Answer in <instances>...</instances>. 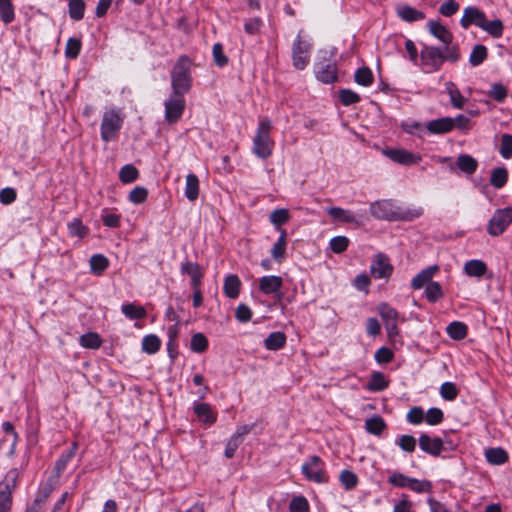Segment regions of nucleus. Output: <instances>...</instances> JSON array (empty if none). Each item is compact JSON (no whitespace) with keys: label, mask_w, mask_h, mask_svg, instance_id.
I'll return each mask as SVG.
<instances>
[{"label":"nucleus","mask_w":512,"mask_h":512,"mask_svg":"<svg viewBox=\"0 0 512 512\" xmlns=\"http://www.w3.org/2000/svg\"><path fill=\"white\" fill-rule=\"evenodd\" d=\"M370 213L373 217L388 221H412L423 213L421 208H404L394 201L383 199L370 204Z\"/></svg>","instance_id":"obj_1"},{"label":"nucleus","mask_w":512,"mask_h":512,"mask_svg":"<svg viewBox=\"0 0 512 512\" xmlns=\"http://www.w3.org/2000/svg\"><path fill=\"white\" fill-rule=\"evenodd\" d=\"M192 62L189 57L182 55L174 64L171 71V86L174 94L187 93L192 85Z\"/></svg>","instance_id":"obj_2"},{"label":"nucleus","mask_w":512,"mask_h":512,"mask_svg":"<svg viewBox=\"0 0 512 512\" xmlns=\"http://www.w3.org/2000/svg\"><path fill=\"white\" fill-rule=\"evenodd\" d=\"M272 123L268 118L259 120L258 127L253 138V153L261 159H267L271 156L274 141L271 138Z\"/></svg>","instance_id":"obj_3"},{"label":"nucleus","mask_w":512,"mask_h":512,"mask_svg":"<svg viewBox=\"0 0 512 512\" xmlns=\"http://www.w3.org/2000/svg\"><path fill=\"white\" fill-rule=\"evenodd\" d=\"M19 472L17 469L9 470L0 482V512H11L13 491L16 488Z\"/></svg>","instance_id":"obj_4"},{"label":"nucleus","mask_w":512,"mask_h":512,"mask_svg":"<svg viewBox=\"0 0 512 512\" xmlns=\"http://www.w3.org/2000/svg\"><path fill=\"white\" fill-rule=\"evenodd\" d=\"M301 471L307 480L318 484L327 483L329 480L325 470V464L317 455L309 457V459L303 463Z\"/></svg>","instance_id":"obj_5"},{"label":"nucleus","mask_w":512,"mask_h":512,"mask_svg":"<svg viewBox=\"0 0 512 512\" xmlns=\"http://www.w3.org/2000/svg\"><path fill=\"white\" fill-rule=\"evenodd\" d=\"M122 126V118L114 109L104 112L101 122V138L105 142L116 138Z\"/></svg>","instance_id":"obj_6"},{"label":"nucleus","mask_w":512,"mask_h":512,"mask_svg":"<svg viewBox=\"0 0 512 512\" xmlns=\"http://www.w3.org/2000/svg\"><path fill=\"white\" fill-rule=\"evenodd\" d=\"M512 222V208L498 209L488 223L491 236L501 235Z\"/></svg>","instance_id":"obj_7"},{"label":"nucleus","mask_w":512,"mask_h":512,"mask_svg":"<svg viewBox=\"0 0 512 512\" xmlns=\"http://www.w3.org/2000/svg\"><path fill=\"white\" fill-rule=\"evenodd\" d=\"M310 44L304 42L300 35H298L292 47V60L293 66L298 70H303L310 60Z\"/></svg>","instance_id":"obj_8"},{"label":"nucleus","mask_w":512,"mask_h":512,"mask_svg":"<svg viewBox=\"0 0 512 512\" xmlns=\"http://www.w3.org/2000/svg\"><path fill=\"white\" fill-rule=\"evenodd\" d=\"M184 94H174L165 101V119L169 123L177 122L183 114L185 108Z\"/></svg>","instance_id":"obj_9"},{"label":"nucleus","mask_w":512,"mask_h":512,"mask_svg":"<svg viewBox=\"0 0 512 512\" xmlns=\"http://www.w3.org/2000/svg\"><path fill=\"white\" fill-rule=\"evenodd\" d=\"M393 272V266L390 259L383 253H378L372 260L370 273L375 279H387Z\"/></svg>","instance_id":"obj_10"},{"label":"nucleus","mask_w":512,"mask_h":512,"mask_svg":"<svg viewBox=\"0 0 512 512\" xmlns=\"http://www.w3.org/2000/svg\"><path fill=\"white\" fill-rule=\"evenodd\" d=\"M384 154L393 162L402 165H414L421 161V156L404 149H388Z\"/></svg>","instance_id":"obj_11"},{"label":"nucleus","mask_w":512,"mask_h":512,"mask_svg":"<svg viewBox=\"0 0 512 512\" xmlns=\"http://www.w3.org/2000/svg\"><path fill=\"white\" fill-rule=\"evenodd\" d=\"M485 18L486 16L483 11L476 7L469 6L466 7L463 11V16L460 20V24L464 29L468 28L472 24L480 28L483 27V22Z\"/></svg>","instance_id":"obj_12"},{"label":"nucleus","mask_w":512,"mask_h":512,"mask_svg":"<svg viewBox=\"0 0 512 512\" xmlns=\"http://www.w3.org/2000/svg\"><path fill=\"white\" fill-rule=\"evenodd\" d=\"M420 449L432 456H439L443 450V441L439 437L431 438L428 434H421L419 437Z\"/></svg>","instance_id":"obj_13"},{"label":"nucleus","mask_w":512,"mask_h":512,"mask_svg":"<svg viewBox=\"0 0 512 512\" xmlns=\"http://www.w3.org/2000/svg\"><path fill=\"white\" fill-rule=\"evenodd\" d=\"M315 72L317 79L326 84L334 82L337 78L336 65L334 63H316Z\"/></svg>","instance_id":"obj_14"},{"label":"nucleus","mask_w":512,"mask_h":512,"mask_svg":"<svg viewBox=\"0 0 512 512\" xmlns=\"http://www.w3.org/2000/svg\"><path fill=\"white\" fill-rule=\"evenodd\" d=\"M429 32L445 45H450L453 41L452 33L441 23L429 21L427 23Z\"/></svg>","instance_id":"obj_15"},{"label":"nucleus","mask_w":512,"mask_h":512,"mask_svg":"<svg viewBox=\"0 0 512 512\" xmlns=\"http://www.w3.org/2000/svg\"><path fill=\"white\" fill-rule=\"evenodd\" d=\"M396 13L399 18L406 22H415L425 18V14L423 12L404 4L396 6Z\"/></svg>","instance_id":"obj_16"},{"label":"nucleus","mask_w":512,"mask_h":512,"mask_svg":"<svg viewBox=\"0 0 512 512\" xmlns=\"http://www.w3.org/2000/svg\"><path fill=\"white\" fill-rule=\"evenodd\" d=\"M181 272L191 277V285L193 288L200 287L203 272L201 270V267L197 263L190 261L183 263L181 266Z\"/></svg>","instance_id":"obj_17"},{"label":"nucleus","mask_w":512,"mask_h":512,"mask_svg":"<svg viewBox=\"0 0 512 512\" xmlns=\"http://www.w3.org/2000/svg\"><path fill=\"white\" fill-rule=\"evenodd\" d=\"M422 59L425 64L430 65L434 69H438L443 63V52L436 47H426L422 51Z\"/></svg>","instance_id":"obj_18"},{"label":"nucleus","mask_w":512,"mask_h":512,"mask_svg":"<svg viewBox=\"0 0 512 512\" xmlns=\"http://www.w3.org/2000/svg\"><path fill=\"white\" fill-rule=\"evenodd\" d=\"M427 130L433 134L448 133L453 129L451 117H443L429 121L426 125Z\"/></svg>","instance_id":"obj_19"},{"label":"nucleus","mask_w":512,"mask_h":512,"mask_svg":"<svg viewBox=\"0 0 512 512\" xmlns=\"http://www.w3.org/2000/svg\"><path fill=\"white\" fill-rule=\"evenodd\" d=\"M438 271V266H430L424 270H422L420 273H418L411 282V286L413 289H421L425 285L427 286L429 283H431L432 278L434 274Z\"/></svg>","instance_id":"obj_20"},{"label":"nucleus","mask_w":512,"mask_h":512,"mask_svg":"<svg viewBox=\"0 0 512 512\" xmlns=\"http://www.w3.org/2000/svg\"><path fill=\"white\" fill-rule=\"evenodd\" d=\"M241 288V281L235 274H229L224 279L223 291L224 294L231 299H235L239 296Z\"/></svg>","instance_id":"obj_21"},{"label":"nucleus","mask_w":512,"mask_h":512,"mask_svg":"<svg viewBox=\"0 0 512 512\" xmlns=\"http://www.w3.org/2000/svg\"><path fill=\"white\" fill-rule=\"evenodd\" d=\"M282 286V278L279 276H264L260 279L259 288L264 294L276 293Z\"/></svg>","instance_id":"obj_22"},{"label":"nucleus","mask_w":512,"mask_h":512,"mask_svg":"<svg viewBox=\"0 0 512 512\" xmlns=\"http://www.w3.org/2000/svg\"><path fill=\"white\" fill-rule=\"evenodd\" d=\"M185 196L191 202H194L199 196V179L195 174L186 176Z\"/></svg>","instance_id":"obj_23"},{"label":"nucleus","mask_w":512,"mask_h":512,"mask_svg":"<svg viewBox=\"0 0 512 512\" xmlns=\"http://www.w3.org/2000/svg\"><path fill=\"white\" fill-rule=\"evenodd\" d=\"M327 213L336 221L344 223H356L355 215L349 211L340 207H330L327 209Z\"/></svg>","instance_id":"obj_24"},{"label":"nucleus","mask_w":512,"mask_h":512,"mask_svg":"<svg viewBox=\"0 0 512 512\" xmlns=\"http://www.w3.org/2000/svg\"><path fill=\"white\" fill-rule=\"evenodd\" d=\"M286 343V336L283 332H272L264 341V345L268 350H279Z\"/></svg>","instance_id":"obj_25"},{"label":"nucleus","mask_w":512,"mask_h":512,"mask_svg":"<svg viewBox=\"0 0 512 512\" xmlns=\"http://www.w3.org/2000/svg\"><path fill=\"white\" fill-rule=\"evenodd\" d=\"M194 411L199 420L205 424H213L216 421V416L207 403L197 404Z\"/></svg>","instance_id":"obj_26"},{"label":"nucleus","mask_w":512,"mask_h":512,"mask_svg":"<svg viewBox=\"0 0 512 512\" xmlns=\"http://www.w3.org/2000/svg\"><path fill=\"white\" fill-rule=\"evenodd\" d=\"M122 313L131 320L143 319L146 316V310L140 305L134 303H127L121 307Z\"/></svg>","instance_id":"obj_27"},{"label":"nucleus","mask_w":512,"mask_h":512,"mask_svg":"<svg viewBox=\"0 0 512 512\" xmlns=\"http://www.w3.org/2000/svg\"><path fill=\"white\" fill-rule=\"evenodd\" d=\"M486 460L493 465L504 464L508 460L507 452L502 448H489L485 451Z\"/></svg>","instance_id":"obj_28"},{"label":"nucleus","mask_w":512,"mask_h":512,"mask_svg":"<svg viewBox=\"0 0 512 512\" xmlns=\"http://www.w3.org/2000/svg\"><path fill=\"white\" fill-rule=\"evenodd\" d=\"M457 166L462 172L473 174L478 167V162L470 155L461 154L457 158Z\"/></svg>","instance_id":"obj_29"},{"label":"nucleus","mask_w":512,"mask_h":512,"mask_svg":"<svg viewBox=\"0 0 512 512\" xmlns=\"http://www.w3.org/2000/svg\"><path fill=\"white\" fill-rule=\"evenodd\" d=\"M285 251H286V231L281 229L280 236L271 249V255L276 261L281 262L284 259Z\"/></svg>","instance_id":"obj_30"},{"label":"nucleus","mask_w":512,"mask_h":512,"mask_svg":"<svg viewBox=\"0 0 512 512\" xmlns=\"http://www.w3.org/2000/svg\"><path fill=\"white\" fill-rule=\"evenodd\" d=\"M161 340L155 334L146 335L142 340V350L147 354H154L159 351Z\"/></svg>","instance_id":"obj_31"},{"label":"nucleus","mask_w":512,"mask_h":512,"mask_svg":"<svg viewBox=\"0 0 512 512\" xmlns=\"http://www.w3.org/2000/svg\"><path fill=\"white\" fill-rule=\"evenodd\" d=\"M486 264L481 260H470L465 263L464 270L467 275L480 277L486 272Z\"/></svg>","instance_id":"obj_32"},{"label":"nucleus","mask_w":512,"mask_h":512,"mask_svg":"<svg viewBox=\"0 0 512 512\" xmlns=\"http://www.w3.org/2000/svg\"><path fill=\"white\" fill-rule=\"evenodd\" d=\"M0 18L6 25L14 21L15 12L11 0H0Z\"/></svg>","instance_id":"obj_33"},{"label":"nucleus","mask_w":512,"mask_h":512,"mask_svg":"<svg viewBox=\"0 0 512 512\" xmlns=\"http://www.w3.org/2000/svg\"><path fill=\"white\" fill-rule=\"evenodd\" d=\"M446 90L450 96V101L453 107L462 108L465 103L464 97L461 95L459 89L453 82L446 83Z\"/></svg>","instance_id":"obj_34"},{"label":"nucleus","mask_w":512,"mask_h":512,"mask_svg":"<svg viewBox=\"0 0 512 512\" xmlns=\"http://www.w3.org/2000/svg\"><path fill=\"white\" fill-rule=\"evenodd\" d=\"M139 176L138 169L132 165H124L119 171V178L122 183L128 184L137 180Z\"/></svg>","instance_id":"obj_35"},{"label":"nucleus","mask_w":512,"mask_h":512,"mask_svg":"<svg viewBox=\"0 0 512 512\" xmlns=\"http://www.w3.org/2000/svg\"><path fill=\"white\" fill-rule=\"evenodd\" d=\"M447 334L454 340L464 339L467 335V326L462 322H452L447 326Z\"/></svg>","instance_id":"obj_36"},{"label":"nucleus","mask_w":512,"mask_h":512,"mask_svg":"<svg viewBox=\"0 0 512 512\" xmlns=\"http://www.w3.org/2000/svg\"><path fill=\"white\" fill-rule=\"evenodd\" d=\"M389 382L381 372H374L371 375V379L367 385L370 391H383L388 387Z\"/></svg>","instance_id":"obj_37"},{"label":"nucleus","mask_w":512,"mask_h":512,"mask_svg":"<svg viewBox=\"0 0 512 512\" xmlns=\"http://www.w3.org/2000/svg\"><path fill=\"white\" fill-rule=\"evenodd\" d=\"M487 55V48L484 45H475L470 54L469 63L474 67L478 66L484 62V60L487 58Z\"/></svg>","instance_id":"obj_38"},{"label":"nucleus","mask_w":512,"mask_h":512,"mask_svg":"<svg viewBox=\"0 0 512 512\" xmlns=\"http://www.w3.org/2000/svg\"><path fill=\"white\" fill-rule=\"evenodd\" d=\"M508 180V172L504 167L493 169L491 173L490 183L495 188H502Z\"/></svg>","instance_id":"obj_39"},{"label":"nucleus","mask_w":512,"mask_h":512,"mask_svg":"<svg viewBox=\"0 0 512 512\" xmlns=\"http://www.w3.org/2000/svg\"><path fill=\"white\" fill-rule=\"evenodd\" d=\"M208 347V340L203 333H195L191 337L190 348L193 352L203 353Z\"/></svg>","instance_id":"obj_40"},{"label":"nucleus","mask_w":512,"mask_h":512,"mask_svg":"<svg viewBox=\"0 0 512 512\" xmlns=\"http://www.w3.org/2000/svg\"><path fill=\"white\" fill-rule=\"evenodd\" d=\"M365 428L370 434L380 435L386 428V424L381 417H372L366 420Z\"/></svg>","instance_id":"obj_41"},{"label":"nucleus","mask_w":512,"mask_h":512,"mask_svg":"<svg viewBox=\"0 0 512 512\" xmlns=\"http://www.w3.org/2000/svg\"><path fill=\"white\" fill-rule=\"evenodd\" d=\"M69 16L76 21L84 17L85 3L83 0H70L68 4Z\"/></svg>","instance_id":"obj_42"},{"label":"nucleus","mask_w":512,"mask_h":512,"mask_svg":"<svg viewBox=\"0 0 512 512\" xmlns=\"http://www.w3.org/2000/svg\"><path fill=\"white\" fill-rule=\"evenodd\" d=\"M108 265V259L102 254H95L90 258V268L95 274H101Z\"/></svg>","instance_id":"obj_43"},{"label":"nucleus","mask_w":512,"mask_h":512,"mask_svg":"<svg viewBox=\"0 0 512 512\" xmlns=\"http://www.w3.org/2000/svg\"><path fill=\"white\" fill-rule=\"evenodd\" d=\"M480 28L495 38L500 37L503 33V23L499 19L487 21L485 18L483 27Z\"/></svg>","instance_id":"obj_44"},{"label":"nucleus","mask_w":512,"mask_h":512,"mask_svg":"<svg viewBox=\"0 0 512 512\" xmlns=\"http://www.w3.org/2000/svg\"><path fill=\"white\" fill-rule=\"evenodd\" d=\"M290 219V212L285 208L275 209L269 216L270 222L279 227L285 224Z\"/></svg>","instance_id":"obj_45"},{"label":"nucleus","mask_w":512,"mask_h":512,"mask_svg":"<svg viewBox=\"0 0 512 512\" xmlns=\"http://www.w3.org/2000/svg\"><path fill=\"white\" fill-rule=\"evenodd\" d=\"M101 343V338L97 333L90 332L80 337V344L85 348L97 349Z\"/></svg>","instance_id":"obj_46"},{"label":"nucleus","mask_w":512,"mask_h":512,"mask_svg":"<svg viewBox=\"0 0 512 512\" xmlns=\"http://www.w3.org/2000/svg\"><path fill=\"white\" fill-rule=\"evenodd\" d=\"M81 41L78 38H69L65 47V56L70 59L78 57L81 50Z\"/></svg>","instance_id":"obj_47"},{"label":"nucleus","mask_w":512,"mask_h":512,"mask_svg":"<svg viewBox=\"0 0 512 512\" xmlns=\"http://www.w3.org/2000/svg\"><path fill=\"white\" fill-rule=\"evenodd\" d=\"M355 81L356 83L362 86H369L373 82V74L371 70L367 67L359 68L355 72Z\"/></svg>","instance_id":"obj_48"},{"label":"nucleus","mask_w":512,"mask_h":512,"mask_svg":"<svg viewBox=\"0 0 512 512\" xmlns=\"http://www.w3.org/2000/svg\"><path fill=\"white\" fill-rule=\"evenodd\" d=\"M68 230L70 235L79 238L85 237L88 233V228L84 226L82 221L78 218L73 219V221L68 224Z\"/></svg>","instance_id":"obj_49"},{"label":"nucleus","mask_w":512,"mask_h":512,"mask_svg":"<svg viewBox=\"0 0 512 512\" xmlns=\"http://www.w3.org/2000/svg\"><path fill=\"white\" fill-rule=\"evenodd\" d=\"M425 293L430 302H435L443 296L440 284L433 281L426 286Z\"/></svg>","instance_id":"obj_50"},{"label":"nucleus","mask_w":512,"mask_h":512,"mask_svg":"<svg viewBox=\"0 0 512 512\" xmlns=\"http://www.w3.org/2000/svg\"><path fill=\"white\" fill-rule=\"evenodd\" d=\"M378 311L382 319L385 321V324L392 321L396 322L398 318L397 311L386 303L380 304Z\"/></svg>","instance_id":"obj_51"},{"label":"nucleus","mask_w":512,"mask_h":512,"mask_svg":"<svg viewBox=\"0 0 512 512\" xmlns=\"http://www.w3.org/2000/svg\"><path fill=\"white\" fill-rule=\"evenodd\" d=\"M499 152L504 159H510L512 157V135L503 134L501 136Z\"/></svg>","instance_id":"obj_52"},{"label":"nucleus","mask_w":512,"mask_h":512,"mask_svg":"<svg viewBox=\"0 0 512 512\" xmlns=\"http://www.w3.org/2000/svg\"><path fill=\"white\" fill-rule=\"evenodd\" d=\"M340 482L345 489L350 490L357 485L358 479L354 472L350 470H343L340 474Z\"/></svg>","instance_id":"obj_53"},{"label":"nucleus","mask_w":512,"mask_h":512,"mask_svg":"<svg viewBox=\"0 0 512 512\" xmlns=\"http://www.w3.org/2000/svg\"><path fill=\"white\" fill-rule=\"evenodd\" d=\"M397 444L404 452L412 453L416 448V439L411 435H402L399 437Z\"/></svg>","instance_id":"obj_54"},{"label":"nucleus","mask_w":512,"mask_h":512,"mask_svg":"<svg viewBox=\"0 0 512 512\" xmlns=\"http://www.w3.org/2000/svg\"><path fill=\"white\" fill-rule=\"evenodd\" d=\"M440 394L445 400L452 401L457 397L458 390L454 383L445 382L440 387Z\"/></svg>","instance_id":"obj_55"},{"label":"nucleus","mask_w":512,"mask_h":512,"mask_svg":"<svg viewBox=\"0 0 512 512\" xmlns=\"http://www.w3.org/2000/svg\"><path fill=\"white\" fill-rule=\"evenodd\" d=\"M76 450L77 444L73 443L69 451L59 458L55 466L58 473L62 472L65 469L67 463L75 456Z\"/></svg>","instance_id":"obj_56"},{"label":"nucleus","mask_w":512,"mask_h":512,"mask_svg":"<svg viewBox=\"0 0 512 512\" xmlns=\"http://www.w3.org/2000/svg\"><path fill=\"white\" fill-rule=\"evenodd\" d=\"M443 412L439 408H430L426 415H425V421L429 425H438L443 421Z\"/></svg>","instance_id":"obj_57"},{"label":"nucleus","mask_w":512,"mask_h":512,"mask_svg":"<svg viewBox=\"0 0 512 512\" xmlns=\"http://www.w3.org/2000/svg\"><path fill=\"white\" fill-rule=\"evenodd\" d=\"M349 240L345 236H336L330 241V248L335 253H342L348 247Z\"/></svg>","instance_id":"obj_58"},{"label":"nucleus","mask_w":512,"mask_h":512,"mask_svg":"<svg viewBox=\"0 0 512 512\" xmlns=\"http://www.w3.org/2000/svg\"><path fill=\"white\" fill-rule=\"evenodd\" d=\"M148 196V191L144 187H135L129 193V200L134 204L143 203Z\"/></svg>","instance_id":"obj_59"},{"label":"nucleus","mask_w":512,"mask_h":512,"mask_svg":"<svg viewBox=\"0 0 512 512\" xmlns=\"http://www.w3.org/2000/svg\"><path fill=\"white\" fill-rule=\"evenodd\" d=\"M410 477L400 473V472H394L391 474V476L388 478V482L395 486V487H408L410 482Z\"/></svg>","instance_id":"obj_60"},{"label":"nucleus","mask_w":512,"mask_h":512,"mask_svg":"<svg viewBox=\"0 0 512 512\" xmlns=\"http://www.w3.org/2000/svg\"><path fill=\"white\" fill-rule=\"evenodd\" d=\"M339 96L342 104L345 106H349L360 101L359 95L356 92L349 89L341 90Z\"/></svg>","instance_id":"obj_61"},{"label":"nucleus","mask_w":512,"mask_h":512,"mask_svg":"<svg viewBox=\"0 0 512 512\" xmlns=\"http://www.w3.org/2000/svg\"><path fill=\"white\" fill-rule=\"evenodd\" d=\"M213 59L217 66L223 67L228 63V58L223 53V47L220 43H216L212 48Z\"/></svg>","instance_id":"obj_62"},{"label":"nucleus","mask_w":512,"mask_h":512,"mask_svg":"<svg viewBox=\"0 0 512 512\" xmlns=\"http://www.w3.org/2000/svg\"><path fill=\"white\" fill-rule=\"evenodd\" d=\"M263 21L259 17L248 20L244 25V30L249 35H256L260 32Z\"/></svg>","instance_id":"obj_63"},{"label":"nucleus","mask_w":512,"mask_h":512,"mask_svg":"<svg viewBox=\"0 0 512 512\" xmlns=\"http://www.w3.org/2000/svg\"><path fill=\"white\" fill-rule=\"evenodd\" d=\"M290 512H307L308 502L304 497H294L289 505Z\"/></svg>","instance_id":"obj_64"}]
</instances>
